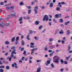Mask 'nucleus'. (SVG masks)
Listing matches in <instances>:
<instances>
[{"label": "nucleus", "mask_w": 72, "mask_h": 72, "mask_svg": "<svg viewBox=\"0 0 72 72\" xmlns=\"http://www.w3.org/2000/svg\"><path fill=\"white\" fill-rule=\"evenodd\" d=\"M54 57L57 58L55 59L54 62V63H56V64H58L59 63V60L60 59V58L57 55L55 56Z\"/></svg>", "instance_id": "f257e3e1"}, {"label": "nucleus", "mask_w": 72, "mask_h": 72, "mask_svg": "<svg viewBox=\"0 0 72 72\" xmlns=\"http://www.w3.org/2000/svg\"><path fill=\"white\" fill-rule=\"evenodd\" d=\"M10 15L13 18H15L16 17V14H15V12L14 11H11L10 13Z\"/></svg>", "instance_id": "f03ea898"}, {"label": "nucleus", "mask_w": 72, "mask_h": 72, "mask_svg": "<svg viewBox=\"0 0 72 72\" xmlns=\"http://www.w3.org/2000/svg\"><path fill=\"white\" fill-rule=\"evenodd\" d=\"M46 20V21H48L49 20V17L47 15H45L43 19V21H45Z\"/></svg>", "instance_id": "7ed1b4c3"}, {"label": "nucleus", "mask_w": 72, "mask_h": 72, "mask_svg": "<svg viewBox=\"0 0 72 72\" xmlns=\"http://www.w3.org/2000/svg\"><path fill=\"white\" fill-rule=\"evenodd\" d=\"M60 4H62V5H64L65 4V3L64 2H62L61 3L59 2L58 3V4L59 5V6L60 7H62V5H60Z\"/></svg>", "instance_id": "20e7f679"}, {"label": "nucleus", "mask_w": 72, "mask_h": 72, "mask_svg": "<svg viewBox=\"0 0 72 72\" xmlns=\"http://www.w3.org/2000/svg\"><path fill=\"white\" fill-rule=\"evenodd\" d=\"M30 45L31 46H30V47L31 48H35V46H34L35 44H34L33 43L31 42L30 43Z\"/></svg>", "instance_id": "39448f33"}, {"label": "nucleus", "mask_w": 72, "mask_h": 72, "mask_svg": "<svg viewBox=\"0 0 72 72\" xmlns=\"http://www.w3.org/2000/svg\"><path fill=\"white\" fill-rule=\"evenodd\" d=\"M13 57H14V55H13V53H12L11 55V57H9V61L10 62L11 60H12V58Z\"/></svg>", "instance_id": "423d86ee"}, {"label": "nucleus", "mask_w": 72, "mask_h": 72, "mask_svg": "<svg viewBox=\"0 0 72 72\" xmlns=\"http://www.w3.org/2000/svg\"><path fill=\"white\" fill-rule=\"evenodd\" d=\"M17 63L14 62L12 64V67H15V66H17Z\"/></svg>", "instance_id": "0eeeda50"}, {"label": "nucleus", "mask_w": 72, "mask_h": 72, "mask_svg": "<svg viewBox=\"0 0 72 72\" xmlns=\"http://www.w3.org/2000/svg\"><path fill=\"white\" fill-rule=\"evenodd\" d=\"M41 71V68L39 67L37 68V72H40Z\"/></svg>", "instance_id": "6e6552de"}, {"label": "nucleus", "mask_w": 72, "mask_h": 72, "mask_svg": "<svg viewBox=\"0 0 72 72\" xmlns=\"http://www.w3.org/2000/svg\"><path fill=\"white\" fill-rule=\"evenodd\" d=\"M39 23H40V22H39V21H36L35 22V25H38V24H39Z\"/></svg>", "instance_id": "1a4fd4ad"}, {"label": "nucleus", "mask_w": 72, "mask_h": 72, "mask_svg": "<svg viewBox=\"0 0 72 72\" xmlns=\"http://www.w3.org/2000/svg\"><path fill=\"white\" fill-rule=\"evenodd\" d=\"M71 22V21H68L67 22H66L65 23V24L66 26H67V24H68L69 23Z\"/></svg>", "instance_id": "9d476101"}, {"label": "nucleus", "mask_w": 72, "mask_h": 72, "mask_svg": "<svg viewBox=\"0 0 72 72\" xmlns=\"http://www.w3.org/2000/svg\"><path fill=\"white\" fill-rule=\"evenodd\" d=\"M54 40V39L53 38H50L49 40L48 41H50V42H51V41H53Z\"/></svg>", "instance_id": "9b49d317"}, {"label": "nucleus", "mask_w": 72, "mask_h": 72, "mask_svg": "<svg viewBox=\"0 0 72 72\" xmlns=\"http://www.w3.org/2000/svg\"><path fill=\"white\" fill-rule=\"evenodd\" d=\"M59 29H57V30H56L55 33V35H56V34H57L58 33V32H59Z\"/></svg>", "instance_id": "f8f14e48"}, {"label": "nucleus", "mask_w": 72, "mask_h": 72, "mask_svg": "<svg viewBox=\"0 0 72 72\" xmlns=\"http://www.w3.org/2000/svg\"><path fill=\"white\" fill-rule=\"evenodd\" d=\"M15 50H14V51L12 52V53L13 54H17V53H16V52H15Z\"/></svg>", "instance_id": "ddd939ff"}, {"label": "nucleus", "mask_w": 72, "mask_h": 72, "mask_svg": "<svg viewBox=\"0 0 72 72\" xmlns=\"http://www.w3.org/2000/svg\"><path fill=\"white\" fill-rule=\"evenodd\" d=\"M5 23H2V24H0V26H1L3 28H4V25Z\"/></svg>", "instance_id": "4468645a"}, {"label": "nucleus", "mask_w": 72, "mask_h": 72, "mask_svg": "<svg viewBox=\"0 0 72 72\" xmlns=\"http://www.w3.org/2000/svg\"><path fill=\"white\" fill-rule=\"evenodd\" d=\"M24 44H25V43L24 42V41L23 40H22L21 41V44L22 46H24Z\"/></svg>", "instance_id": "2eb2a0df"}, {"label": "nucleus", "mask_w": 72, "mask_h": 72, "mask_svg": "<svg viewBox=\"0 0 72 72\" xmlns=\"http://www.w3.org/2000/svg\"><path fill=\"white\" fill-rule=\"evenodd\" d=\"M48 50V46H46L44 49V50H45V51H47Z\"/></svg>", "instance_id": "dca6fc26"}, {"label": "nucleus", "mask_w": 72, "mask_h": 72, "mask_svg": "<svg viewBox=\"0 0 72 72\" xmlns=\"http://www.w3.org/2000/svg\"><path fill=\"white\" fill-rule=\"evenodd\" d=\"M39 9V6H37L35 7L34 10H37Z\"/></svg>", "instance_id": "f3484780"}, {"label": "nucleus", "mask_w": 72, "mask_h": 72, "mask_svg": "<svg viewBox=\"0 0 72 72\" xmlns=\"http://www.w3.org/2000/svg\"><path fill=\"white\" fill-rule=\"evenodd\" d=\"M54 5V4H53V3H50V8H52L53 7V6Z\"/></svg>", "instance_id": "a211bd4d"}, {"label": "nucleus", "mask_w": 72, "mask_h": 72, "mask_svg": "<svg viewBox=\"0 0 72 72\" xmlns=\"http://www.w3.org/2000/svg\"><path fill=\"white\" fill-rule=\"evenodd\" d=\"M15 41V37H13L12 39V42H14Z\"/></svg>", "instance_id": "6ab92c4d"}, {"label": "nucleus", "mask_w": 72, "mask_h": 72, "mask_svg": "<svg viewBox=\"0 0 72 72\" xmlns=\"http://www.w3.org/2000/svg\"><path fill=\"white\" fill-rule=\"evenodd\" d=\"M9 19V15H8L6 17V21H8Z\"/></svg>", "instance_id": "aec40b11"}, {"label": "nucleus", "mask_w": 72, "mask_h": 72, "mask_svg": "<svg viewBox=\"0 0 72 72\" xmlns=\"http://www.w3.org/2000/svg\"><path fill=\"white\" fill-rule=\"evenodd\" d=\"M5 45H8V44H9V42L8 41H6L5 42Z\"/></svg>", "instance_id": "412c9836"}, {"label": "nucleus", "mask_w": 72, "mask_h": 72, "mask_svg": "<svg viewBox=\"0 0 72 72\" xmlns=\"http://www.w3.org/2000/svg\"><path fill=\"white\" fill-rule=\"evenodd\" d=\"M14 8V7L13 6H11L10 8V9H11V10H13Z\"/></svg>", "instance_id": "4be33fe9"}, {"label": "nucleus", "mask_w": 72, "mask_h": 72, "mask_svg": "<svg viewBox=\"0 0 72 72\" xmlns=\"http://www.w3.org/2000/svg\"><path fill=\"white\" fill-rule=\"evenodd\" d=\"M23 21V17H21L19 19V21Z\"/></svg>", "instance_id": "5701e85b"}, {"label": "nucleus", "mask_w": 72, "mask_h": 72, "mask_svg": "<svg viewBox=\"0 0 72 72\" xmlns=\"http://www.w3.org/2000/svg\"><path fill=\"white\" fill-rule=\"evenodd\" d=\"M60 61L61 62V64H63V63H64V61L63 60V59H61Z\"/></svg>", "instance_id": "b1692460"}, {"label": "nucleus", "mask_w": 72, "mask_h": 72, "mask_svg": "<svg viewBox=\"0 0 72 72\" xmlns=\"http://www.w3.org/2000/svg\"><path fill=\"white\" fill-rule=\"evenodd\" d=\"M26 38L27 39H28V40H30V35L29 34L28 35H27Z\"/></svg>", "instance_id": "393cba45"}, {"label": "nucleus", "mask_w": 72, "mask_h": 72, "mask_svg": "<svg viewBox=\"0 0 72 72\" xmlns=\"http://www.w3.org/2000/svg\"><path fill=\"white\" fill-rule=\"evenodd\" d=\"M19 37H17L16 39V42L18 41V40H19Z\"/></svg>", "instance_id": "a878e982"}, {"label": "nucleus", "mask_w": 72, "mask_h": 72, "mask_svg": "<svg viewBox=\"0 0 72 72\" xmlns=\"http://www.w3.org/2000/svg\"><path fill=\"white\" fill-rule=\"evenodd\" d=\"M42 28V25H40L39 27V30H41Z\"/></svg>", "instance_id": "bb28decb"}, {"label": "nucleus", "mask_w": 72, "mask_h": 72, "mask_svg": "<svg viewBox=\"0 0 72 72\" xmlns=\"http://www.w3.org/2000/svg\"><path fill=\"white\" fill-rule=\"evenodd\" d=\"M68 51L70 50L71 49V46H68Z\"/></svg>", "instance_id": "cd10ccee"}, {"label": "nucleus", "mask_w": 72, "mask_h": 72, "mask_svg": "<svg viewBox=\"0 0 72 72\" xmlns=\"http://www.w3.org/2000/svg\"><path fill=\"white\" fill-rule=\"evenodd\" d=\"M50 49H53L54 48V46H51L50 47Z\"/></svg>", "instance_id": "c85d7f7f"}, {"label": "nucleus", "mask_w": 72, "mask_h": 72, "mask_svg": "<svg viewBox=\"0 0 72 72\" xmlns=\"http://www.w3.org/2000/svg\"><path fill=\"white\" fill-rule=\"evenodd\" d=\"M59 15L58 14H56L55 15V18H58V17H59Z\"/></svg>", "instance_id": "c756f323"}, {"label": "nucleus", "mask_w": 72, "mask_h": 72, "mask_svg": "<svg viewBox=\"0 0 72 72\" xmlns=\"http://www.w3.org/2000/svg\"><path fill=\"white\" fill-rule=\"evenodd\" d=\"M48 24L50 26H51V22L50 21L49 22Z\"/></svg>", "instance_id": "7c9ffc66"}, {"label": "nucleus", "mask_w": 72, "mask_h": 72, "mask_svg": "<svg viewBox=\"0 0 72 72\" xmlns=\"http://www.w3.org/2000/svg\"><path fill=\"white\" fill-rule=\"evenodd\" d=\"M23 2H21L20 3V5L21 6H22V5H23Z\"/></svg>", "instance_id": "2f4dec72"}, {"label": "nucleus", "mask_w": 72, "mask_h": 72, "mask_svg": "<svg viewBox=\"0 0 72 72\" xmlns=\"http://www.w3.org/2000/svg\"><path fill=\"white\" fill-rule=\"evenodd\" d=\"M69 57H70V56H69L68 57H66V60H68V59H69Z\"/></svg>", "instance_id": "473e14b6"}, {"label": "nucleus", "mask_w": 72, "mask_h": 72, "mask_svg": "<svg viewBox=\"0 0 72 72\" xmlns=\"http://www.w3.org/2000/svg\"><path fill=\"white\" fill-rule=\"evenodd\" d=\"M60 7H57L56 8V10H57V11H59V10H60Z\"/></svg>", "instance_id": "72a5a7b5"}, {"label": "nucleus", "mask_w": 72, "mask_h": 72, "mask_svg": "<svg viewBox=\"0 0 72 72\" xmlns=\"http://www.w3.org/2000/svg\"><path fill=\"white\" fill-rule=\"evenodd\" d=\"M70 33V31L69 30H68L67 32V34L68 35Z\"/></svg>", "instance_id": "f704fd0d"}, {"label": "nucleus", "mask_w": 72, "mask_h": 72, "mask_svg": "<svg viewBox=\"0 0 72 72\" xmlns=\"http://www.w3.org/2000/svg\"><path fill=\"white\" fill-rule=\"evenodd\" d=\"M3 63H5V64H8L9 63V62H6L5 61H3Z\"/></svg>", "instance_id": "c9c22d12"}, {"label": "nucleus", "mask_w": 72, "mask_h": 72, "mask_svg": "<svg viewBox=\"0 0 72 72\" xmlns=\"http://www.w3.org/2000/svg\"><path fill=\"white\" fill-rule=\"evenodd\" d=\"M69 68H65V70L66 71H69Z\"/></svg>", "instance_id": "e433bc0d"}, {"label": "nucleus", "mask_w": 72, "mask_h": 72, "mask_svg": "<svg viewBox=\"0 0 72 72\" xmlns=\"http://www.w3.org/2000/svg\"><path fill=\"white\" fill-rule=\"evenodd\" d=\"M31 10H28V14H31Z\"/></svg>", "instance_id": "4c0bfd02"}, {"label": "nucleus", "mask_w": 72, "mask_h": 72, "mask_svg": "<svg viewBox=\"0 0 72 72\" xmlns=\"http://www.w3.org/2000/svg\"><path fill=\"white\" fill-rule=\"evenodd\" d=\"M51 66L52 68H54V64H51Z\"/></svg>", "instance_id": "58836bf2"}, {"label": "nucleus", "mask_w": 72, "mask_h": 72, "mask_svg": "<svg viewBox=\"0 0 72 72\" xmlns=\"http://www.w3.org/2000/svg\"><path fill=\"white\" fill-rule=\"evenodd\" d=\"M60 23H62L63 22V19H60Z\"/></svg>", "instance_id": "ea45409f"}, {"label": "nucleus", "mask_w": 72, "mask_h": 72, "mask_svg": "<svg viewBox=\"0 0 72 72\" xmlns=\"http://www.w3.org/2000/svg\"><path fill=\"white\" fill-rule=\"evenodd\" d=\"M37 10H34V11H35V14H37V13H38V12H37Z\"/></svg>", "instance_id": "a19ab883"}, {"label": "nucleus", "mask_w": 72, "mask_h": 72, "mask_svg": "<svg viewBox=\"0 0 72 72\" xmlns=\"http://www.w3.org/2000/svg\"><path fill=\"white\" fill-rule=\"evenodd\" d=\"M41 60H37V62L38 63H39V62H42Z\"/></svg>", "instance_id": "79ce46f5"}, {"label": "nucleus", "mask_w": 72, "mask_h": 72, "mask_svg": "<svg viewBox=\"0 0 72 72\" xmlns=\"http://www.w3.org/2000/svg\"><path fill=\"white\" fill-rule=\"evenodd\" d=\"M29 32L30 33V34L33 33V31H32V30H30L29 31Z\"/></svg>", "instance_id": "37998d69"}, {"label": "nucleus", "mask_w": 72, "mask_h": 72, "mask_svg": "<svg viewBox=\"0 0 72 72\" xmlns=\"http://www.w3.org/2000/svg\"><path fill=\"white\" fill-rule=\"evenodd\" d=\"M4 25L6 26H8L9 25V23H6L5 24H4Z\"/></svg>", "instance_id": "c03bdc74"}, {"label": "nucleus", "mask_w": 72, "mask_h": 72, "mask_svg": "<svg viewBox=\"0 0 72 72\" xmlns=\"http://www.w3.org/2000/svg\"><path fill=\"white\" fill-rule=\"evenodd\" d=\"M6 69H9V66H7L6 67Z\"/></svg>", "instance_id": "a18cd8bd"}, {"label": "nucleus", "mask_w": 72, "mask_h": 72, "mask_svg": "<svg viewBox=\"0 0 72 72\" xmlns=\"http://www.w3.org/2000/svg\"><path fill=\"white\" fill-rule=\"evenodd\" d=\"M53 22H54L55 23H57V21L54 19H53Z\"/></svg>", "instance_id": "49530a36"}, {"label": "nucleus", "mask_w": 72, "mask_h": 72, "mask_svg": "<svg viewBox=\"0 0 72 72\" xmlns=\"http://www.w3.org/2000/svg\"><path fill=\"white\" fill-rule=\"evenodd\" d=\"M47 63H48V64H50V61L49 60H47Z\"/></svg>", "instance_id": "de8ad7c7"}, {"label": "nucleus", "mask_w": 72, "mask_h": 72, "mask_svg": "<svg viewBox=\"0 0 72 72\" xmlns=\"http://www.w3.org/2000/svg\"><path fill=\"white\" fill-rule=\"evenodd\" d=\"M61 42L62 44H64L65 43V42H64V41L63 40H62L61 41Z\"/></svg>", "instance_id": "09e8293b"}, {"label": "nucleus", "mask_w": 72, "mask_h": 72, "mask_svg": "<svg viewBox=\"0 0 72 72\" xmlns=\"http://www.w3.org/2000/svg\"><path fill=\"white\" fill-rule=\"evenodd\" d=\"M4 68V66H0V68Z\"/></svg>", "instance_id": "8fccbe9b"}, {"label": "nucleus", "mask_w": 72, "mask_h": 72, "mask_svg": "<svg viewBox=\"0 0 72 72\" xmlns=\"http://www.w3.org/2000/svg\"><path fill=\"white\" fill-rule=\"evenodd\" d=\"M35 39L36 40H37L38 39H39V38H38V37H35Z\"/></svg>", "instance_id": "3c124183"}, {"label": "nucleus", "mask_w": 72, "mask_h": 72, "mask_svg": "<svg viewBox=\"0 0 72 72\" xmlns=\"http://www.w3.org/2000/svg\"><path fill=\"white\" fill-rule=\"evenodd\" d=\"M70 17L69 16H67L65 17V18H69Z\"/></svg>", "instance_id": "603ef678"}, {"label": "nucleus", "mask_w": 72, "mask_h": 72, "mask_svg": "<svg viewBox=\"0 0 72 72\" xmlns=\"http://www.w3.org/2000/svg\"><path fill=\"white\" fill-rule=\"evenodd\" d=\"M15 48V47L14 46H12L11 48L12 49H14Z\"/></svg>", "instance_id": "864d4df0"}, {"label": "nucleus", "mask_w": 72, "mask_h": 72, "mask_svg": "<svg viewBox=\"0 0 72 72\" xmlns=\"http://www.w3.org/2000/svg\"><path fill=\"white\" fill-rule=\"evenodd\" d=\"M0 72H4V70L2 69H0Z\"/></svg>", "instance_id": "5fc2aeb1"}, {"label": "nucleus", "mask_w": 72, "mask_h": 72, "mask_svg": "<svg viewBox=\"0 0 72 72\" xmlns=\"http://www.w3.org/2000/svg\"><path fill=\"white\" fill-rule=\"evenodd\" d=\"M0 5H4V3L3 2H1L0 3Z\"/></svg>", "instance_id": "6e6d98bb"}, {"label": "nucleus", "mask_w": 72, "mask_h": 72, "mask_svg": "<svg viewBox=\"0 0 72 72\" xmlns=\"http://www.w3.org/2000/svg\"><path fill=\"white\" fill-rule=\"evenodd\" d=\"M59 33L60 34H63V33H64V32H59Z\"/></svg>", "instance_id": "4d7b16f0"}, {"label": "nucleus", "mask_w": 72, "mask_h": 72, "mask_svg": "<svg viewBox=\"0 0 72 72\" xmlns=\"http://www.w3.org/2000/svg\"><path fill=\"white\" fill-rule=\"evenodd\" d=\"M24 50V48H22L21 49V51H23Z\"/></svg>", "instance_id": "13d9d810"}, {"label": "nucleus", "mask_w": 72, "mask_h": 72, "mask_svg": "<svg viewBox=\"0 0 72 72\" xmlns=\"http://www.w3.org/2000/svg\"><path fill=\"white\" fill-rule=\"evenodd\" d=\"M48 52L49 53H51V52H52V50H48Z\"/></svg>", "instance_id": "bf43d9fd"}, {"label": "nucleus", "mask_w": 72, "mask_h": 72, "mask_svg": "<svg viewBox=\"0 0 72 72\" xmlns=\"http://www.w3.org/2000/svg\"><path fill=\"white\" fill-rule=\"evenodd\" d=\"M8 52H6L4 54L5 55H6V56H7L8 55Z\"/></svg>", "instance_id": "052dcab7"}, {"label": "nucleus", "mask_w": 72, "mask_h": 72, "mask_svg": "<svg viewBox=\"0 0 72 72\" xmlns=\"http://www.w3.org/2000/svg\"><path fill=\"white\" fill-rule=\"evenodd\" d=\"M27 7L28 9H31V6H28Z\"/></svg>", "instance_id": "680f3d73"}, {"label": "nucleus", "mask_w": 72, "mask_h": 72, "mask_svg": "<svg viewBox=\"0 0 72 72\" xmlns=\"http://www.w3.org/2000/svg\"><path fill=\"white\" fill-rule=\"evenodd\" d=\"M60 71L61 72H63L64 71V69L63 68H62L60 69Z\"/></svg>", "instance_id": "e2e57ef3"}, {"label": "nucleus", "mask_w": 72, "mask_h": 72, "mask_svg": "<svg viewBox=\"0 0 72 72\" xmlns=\"http://www.w3.org/2000/svg\"><path fill=\"white\" fill-rule=\"evenodd\" d=\"M42 9L44 10L45 9V7L44 6H43L42 7Z\"/></svg>", "instance_id": "0e129e2a"}, {"label": "nucleus", "mask_w": 72, "mask_h": 72, "mask_svg": "<svg viewBox=\"0 0 72 72\" xmlns=\"http://www.w3.org/2000/svg\"><path fill=\"white\" fill-rule=\"evenodd\" d=\"M20 22H19L20 24H22L23 23V21H20Z\"/></svg>", "instance_id": "69168bd1"}, {"label": "nucleus", "mask_w": 72, "mask_h": 72, "mask_svg": "<svg viewBox=\"0 0 72 72\" xmlns=\"http://www.w3.org/2000/svg\"><path fill=\"white\" fill-rule=\"evenodd\" d=\"M9 9V7L7 6L6 8V10H8Z\"/></svg>", "instance_id": "338daca9"}, {"label": "nucleus", "mask_w": 72, "mask_h": 72, "mask_svg": "<svg viewBox=\"0 0 72 72\" xmlns=\"http://www.w3.org/2000/svg\"><path fill=\"white\" fill-rule=\"evenodd\" d=\"M29 63H32V60H29Z\"/></svg>", "instance_id": "774afa93"}]
</instances>
